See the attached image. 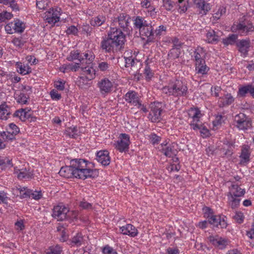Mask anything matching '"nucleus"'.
I'll use <instances>...</instances> for the list:
<instances>
[{
    "instance_id": "obj_1",
    "label": "nucleus",
    "mask_w": 254,
    "mask_h": 254,
    "mask_svg": "<svg viewBox=\"0 0 254 254\" xmlns=\"http://www.w3.org/2000/svg\"><path fill=\"white\" fill-rule=\"evenodd\" d=\"M75 174L77 178L85 179L88 178H95L98 176V171L92 169L93 164L83 159H74L70 161Z\"/></svg>"
},
{
    "instance_id": "obj_2",
    "label": "nucleus",
    "mask_w": 254,
    "mask_h": 254,
    "mask_svg": "<svg viewBox=\"0 0 254 254\" xmlns=\"http://www.w3.org/2000/svg\"><path fill=\"white\" fill-rule=\"evenodd\" d=\"M162 91L175 97H187L189 94L187 83L179 79L170 81L167 86L163 87Z\"/></svg>"
},
{
    "instance_id": "obj_3",
    "label": "nucleus",
    "mask_w": 254,
    "mask_h": 254,
    "mask_svg": "<svg viewBox=\"0 0 254 254\" xmlns=\"http://www.w3.org/2000/svg\"><path fill=\"white\" fill-rule=\"evenodd\" d=\"M231 30L241 36H247L254 32V26L251 21L243 18L234 22Z\"/></svg>"
},
{
    "instance_id": "obj_4",
    "label": "nucleus",
    "mask_w": 254,
    "mask_h": 254,
    "mask_svg": "<svg viewBox=\"0 0 254 254\" xmlns=\"http://www.w3.org/2000/svg\"><path fill=\"white\" fill-rule=\"evenodd\" d=\"M234 125L239 130H247L252 127V121L243 113H240L234 117Z\"/></svg>"
},
{
    "instance_id": "obj_5",
    "label": "nucleus",
    "mask_w": 254,
    "mask_h": 254,
    "mask_svg": "<svg viewBox=\"0 0 254 254\" xmlns=\"http://www.w3.org/2000/svg\"><path fill=\"white\" fill-rule=\"evenodd\" d=\"M163 112L162 104L160 102H154L150 105V111L148 118L152 122L155 123L159 122L162 118Z\"/></svg>"
},
{
    "instance_id": "obj_6",
    "label": "nucleus",
    "mask_w": 254,
    "mask_h": 254,
    "mask_svg": "<svg viewBox=\"0 0 254 254\" xmlns=\"http://www.w3.org/2000/svg\"><path fill=\"white\" fill-rule=\"evenodd\" d=\"M25 24L19 19H15L12 22L7 23L5 26V30L7 34L14 33H22L25 29Z\"/></svg>"
},
{
    "instance_id": "obj_7",
    "label": "nucleus",
    "mask_w": 254,
    "mask_h": 254,
    "mask_svg": "<svg viewBox=\"0 0 254 254\" xmlns=\"http://www.w3.org/2000/svg\"><path fill=\"white\" fill-rule=\"evenodd\" d=\"M130 143L129 135L126 133H121L120 134L118 139L114 143V146L116 149L122 153L128 151Z\"/></svg>"
},
{
    "instance_id": "obj_8",
    "label": "nucleus",
    "mask_w": 254,
    "mask_h": 254,
    "mask_svg": "<svg viewBox=\"0 0 254 254\" xmlns=\"http://www.w3.org/2000/svg\"><path fill=\"white\" fill-rule=\"evenodd\" d=\"M113 82L107 77H104L98 81L97 87L102 96L105 97L113 89Z\"/></svg>"
},
{
    "instance_id": "obj_9",
    "label": "nucleus",
    "mask_w": 254,
    "mask_h": 254,
    "mask_svg": "<svg viewBox=\"0 0 254 254\" xmlns=\"http://www.w3.org/2000/svg\"><path fill=\"white\" fill-rule=\"evenodd\" d=\"M108 36L113 40L120 48L126 41L125 34L122 31L117 27H112L108 33Z\"/></svg>"
},
{
    "instance_id": "obj_10",
    "label": "nucleus",
    "mask_w": 254,
    "mask_h": 254,
    "mask_svg": "<svg viewBox=\"0 0 254 254\" xmlns=\"http://www.w3.org/2000/svg\"><path fill=\"white\" fill-rule=\"evenodd\" d=\"M69 209L64 205L60 204L54 207L52 216L58 221H64L68 218Z\"/></svg>"
},
{
    "instance_id": "obj_11",
    "label": "nucleus",
    "mask_w": 254,
    "mask_h": 254,
    "mask_svg": "<svg viewBox=\"0 0 254 254\" xmlns=\"http://www.w3.org/2000/svg\"><path fill=\"white\" fill-rule=\"evenodd\" d=\"M62 11V9L59 7L50 9L45 13L46 20L49 24H55L59 21Z\"/></svg>"
},
{
    "instance_id": "obj_12",
    "label": "nucleus",
    "mask_w": 254,
    "mask_h": 254,
    "mask_svg": "<svg viewBox=\"0 0 254 254\" xmlns=\"http://www.w3.org/2000/svg\"><path fill=\"white\" fill-rule=\"evenodd\" d=\"M19 132V128L16 125L11 123L9 125L7 130L0 133V137L4 140H11L15 138V136Z\"/></svg>"
},
{
    "instance_id": "obj_13",
    "label": "nucleus",
    "mask_w": 254,
    "mask_h": 254,
    "mask_svg": "<svg viewBox=\"0 0 254 254\" xmlns=\"http://www.w3.org/2000/svg\"><path fill=\"white\" fill-rule=\"evenodd\" d=\"M161 152L166 157L173 158L176 156L178 153L177 144L175 142L170 144H161Z\"/></svg>"
},
{
    "instance_id": "obj_14",
    "label": "nucleus",
    "mask_w": 254,
    "mask_h": 254,
    "mask_svg": "<svg viewBox=\"0 0 254 254\" xmlns=\"http://www.w3.org/2000/svg\"><path fill=\"white\" fill-rule=\"evenodd\" d=\"M130 17L128 14L122 13L115 19L114 22H118L119 26L125 31H129V20Z\"/></svg>"
},
{
    "instance_id": "obj_15",
    "label": "nucleus",
    "mask_w": 254,
    "mask_h": 254,
    "mask_svg": "<svg viewBox=\"0 0 254 254\" xmlns=\"http://www.w3.org/2000/svg\"><path fill=\"white\" fill-rule=\"evenodd\" d=\"M208 240L212 245L221 250L226 248V246L229 244L228 239L220 237L218 235L210 236L208 237Z\"/></svg>"
},
{
    "instance_id": "obj_16",
    "label": "nucleus",
    "mask_w": 254,
    "mask_h": 254,
    "mask_svg": "<svg viewBox=\"0 0 254 254\" xmlns=\"http://www.w3.org/2000/svg\"><path fill=\"white\" fill-rule=\"evenodd\" d=\"M101 47L106 52V53H110L114 52V50H117L121 48L117 45L116 42L112 40L108 36L107 38H104L101 42Z\"/></svg>"
},
{
    "instance_id": "obj_17",
    "label": "nucleus",
    "mask_w": 254,
    "mask_h": 254,
    "mask_svg": "<svg viewBox=\"0 0 254 254\" xmlns=\"http://www.w3.org/2000/svg\"><path fill=\"white\" fill-rule=\"evenodd\" d=\"M230 182L231 184L229 187V192L227 195L237 197L243 196L246 193L245 189L241 188L238 183H236L233 181H231Z\"/></svg>"
},
{
    "instance_id": "obj_18",
    "label": "nucleus",
    "mask_w": 254,
    "mask_h": 254,
    "mask_svg": "<svg viewBox=\"0 0 254 254\" xmlns=\"http://www.w3.org/2000/svg\"><path fill=\"white\" fill-rule=\"evenodd\" d=\"M124 59L126 63V67H130L131 69L136 70L135 72L136 73H137L138 69L140 67L141 63L139 60L136 58V56L134 54L128 57L124 56Z\"/></svg>"
},
{
    "instance_id": "obj_19",
    "label": "nucleus",
    "mask_w": 254,
    "mask_h": 254,
    "mask_svg": "<svg viewBox=\"0 0 254 254\" xmlns=\"http://www.w3.org/2000/svg\"><path fill=\"white\" fill-rule=\"evenodd\" d=\"M251 151L250 146L244 144L241 146V153L239 156L240 158V164L242 165H246L250 161Z\"/></svg>"
},
{
    "instance_id": "obj_20",
    "label": "nucleus",
    "mask_w": 254,
    "mask_h": 254,
    "mask_svg": "<svg viewBox=\"0 0 254 254\" xmlns=\"http://www.w3.org/2000/svg\"><path fill=\"white\" fill-rule=\"evenodd\" d=\"M140 35L143 38L145 37L147 38L146 43L154 42L153 29L150 23L147 26L142 28L139 31Z\"/></svg>"
},
{
    "instance_id": "obj_21",
    "label": "nucleus",
    "mask_w": 254,
    "mask_h": 254,
    "mask_svg": "<svg viewBox=\"0 0 254 254\" xmlns=\"http://www.w3.org/2000/svg\"><path fill=\"white\" fill-rule=\"evenodd\" d=\"M125 100L128 103L136 106L141 100L138 93L134 91H129L125 95Z\"/></svg>"
},
{
    "instance_id": "obj_22",
    "label": "nucleus",
    "mask_w": 254,
    "mask_h": 254,
    "mask_svg": "<svg viewBox=\"0 0 254 254\" xmlns=\"http://www.w3.org/2000/svg\"><path fill=\"white\" fill-rule=\"evenodd\" d=\"M96 160L103 166H108L110 163V157L107 150H100L96 153Z\"/></svg>"
},
{
    "instance_id": "obj_23",
    "label": "nucleus",
    "mask_w": 254,
    "mask_h": 254,
    "mask_svg": "<svg viewBox=\"0 0 254 254\" xmlns=\"http://www.w3.org/2000/svg\"><path fill=\"white\" fill-rule=\"evenodd\" d=\"M205 52L202 48L200 47H197L191 55V60L194 64L205 61Z\"/></svg>"
},
{
    "instance_id": "obj_24",
    "label": "nucleus",
    "mask_w": 254,
    "mask_h": 254,
    "mask_svg": "<svg viewBox=\"0 0 254 254\" xmlns=\"http://www.w3.org/2000/svg\"><path fill=\"white\" fill-rule=\"evenodd\" d=\"M239 51L244 57H246L250 47V40L249 39L240 40L237 43Z\"/></svg>"
},
{
    "instance_id": "obj_25",
    "label": "nucleus",
    "mask_w": 254,
    "mask_h": 254,
    "mask_svg": "<svg viewBox=\"0 0 254 254\" xmlns=\"http://www.w3.org/2000/svg\"><path fill=\"white\" fill-rule=\"evenodd\" d=\"M204 210V216L207 218L209 223L214 226L218 227V221L220 217L213 215L212 210L209 207H206Z\"/></svg>"
},
{
    "instance_id": "obj_26",
    "label": "nucleus",
    "mask_w": 254,
    "mask_h": 254,
    "mask_svg": "<svg viewBox=\"0 0 254 254\" xmlns=\"http://www.w3.org/2000/svg\"><path fill=\"white\" fill-rule=\"evenodd\" d=\"M120 230L122 234L128 235L131 237H134L138 234V231L136 228L130 224L120 227Z\"/></svg>"
},
{
    "instance_id": "obj_27",
    "label": "nucleus",
    "mask_w": 254,
    "mask_h": 254,
    "mask_svg": "<svg viewBox=\"0 0 254 254\" xmlns=\"http://www.w3.org/2000/svg\"><path fill=\"white\" fill-rule=\"evenodd\" d=\"M194 66L195 73L202 76L206 75L210 69L205 61L194 64Z\"/></svg>"
},
{
    "instance_id": "obj_28",
    "label": "nucleus",
    "mask_w": 254,
    "mask_h": 254,
    "mask_svg": "<svg viewBox=\"0 0 254 254\" xmlns=\"http://www.w3.org/2000/svg\"><path fill=\"white\" fill-rule=\"evenodd\" d=\"M59 174H60V176L66 178H77L70 164L69 166H66L65 167H62L59 172Z\"/></svg>"
},
{
    "instance_id": "obj_29",
    "label": "nucleus",
    "mask_w": 254,
    "mask_h": 254,
    "mask_svg": "<svg viewBox=\"0 0 254 254\" xmlns=\"http://www.w3.org/2000/svg\"><path fill=\"white\" fill-rule=\"evenodd\" d=\"M194 4L201 10V12L206 14L211 9L209 3L206 2L205 0H192Z\"/></svg>"
},
{
    "instance_id": "obj_30",
    "label": "nucleus",
    "mask_w": 254,
    "mask_h": 254,
    "mask_svg": "<svg viewBox=\"0 0 254 254\" xmlns=\"http://www.w3.org/2000/svg\"><path fill=\"white\" fill-rule=\"evenodd\" d=\"M234 101V98L232 95L227 93L219 99L218 103L220 107H223L231 105Z\"/></svg>"
},
{
    "instance_id": "obj_31",
    "label": "nucleus",
    "mask_w": 254,
    "mask_h": 254,
    "mask_svg": "<svg viewBox=\"0 0 254 254\" xmlns=\"http://www.w3.org/2000/svg\"><path fill=\"white\" fill-rule=\"evenodd\" d=\"M14 173L17 174V178L20 180L30 179L33 175L32 172L26 168L21 169L14 168Z\"/></svg>"
},
{
    "instance_id": "obj_32",
    "label": "nucleus",
    "mask_w": 254,
    "mask_h": 254,
    "mask_svg": "<svg viewBox=\"0 0 254 254\" xmlns=\"http://www.w3.org/2000/svg\"><path fill=\"white\" fill-rule=\"evenodd\" d=\"M82 71V74L86 76L88 79L92 80L95 77V70L92 67L88 65L84 66L83 65L81 67Z\"/></svg>"
},
{
    "instance_id": "obj_33",
    "label": "nucleus",
    "mask_w": 254,
    "mask_h": 254,
    "mask_svg": "<svg viewBox=\"0 0 254 254\" xmlns=\"http://www.w3.org/2000/svg\"><path fill=\"white\" fill-rule=\"evenodd\" d=\"M113 66L111 62L99 61L98 63V69L100 71L108 72L113 70Z\"/></svg>"
},
{
    "instance_id": "obj_34",
    "label": "nucleus",
    "mask_w": 254,
    "mask_h": 254,
    "mask_svg": "<svg viewBox=\"0 0 254 254\" xmlns=\"http://www.w3.org/2000/svg\"><path fill=\"white\" fill-rule=\"evenodd\" d=\"M133 21L134 28L139 30V31L149 23L144 18L139 16L134 17Z\"/></svg>"
},
{
    "instance_id": "obj_35",
    "label": "nucleus",
    "mask_w": 254,
    "mask_h": 254,
    "mask_svg": "<svg viewBox=\"0 0 254 254\" xmlns=\"http://www.w3.org/2000/svg\"><path fill=\"white\" fill-rule=\"evenodd\" d=\"M71 244L72 246L79 247L84 244L85 239L81 233H77L71 239Z\"/></svg>"
},
{
    "instance_id": "obj_36",
    "label": "nucleus",
    "mask_w": 254,
    "mask_h": 254,
    "mask_svg": "<svg viewBox=\"0 0 254 254\" xmlns=\"http://www.w3.org/2000/svg\"><path fill=\"white\" fill-rule=\"evenodd\" d=\"M107 18L104 15H98L93 17L90 20V24L94 27H99L103 25L106 21Z\"/></svg>"
},
{
    "instance_id": "obj_37",
    "label": "nucleus",
    "mask_w": 254,
    "mask_h": 254,
    "mask_svg": "<svg viewBox=\"0 0 254 254\" xmlns=\"http://www.w3.org/2000/svg\"><path fill=\"white\" fill-rule=\"evenodd\" d=\"M188 114L193 122H198L201 117L200 111L197 108H191L189 110Z\"/></svg>"
},
{
    "instance_id": "obj_38",
    "label": "nucleus",
    "mask_w": 254,
    "mask_h": 254,
    "mask_svg": "<svg viewBox=\"0 0 254 254\" xmlns=\"http://www.w3.org/2000/svg\"><path fill=\"white\" fill-rule=\"evenodd\" d=\"M17 71L23 75L29 74L31 72V68L27 64H24L21 62L16 63Z\"/></svg>"
},
{
    "instance_id": "obj_39",
    "label": "nucleus",
    "mask_w": 254,
    "mask_h": 254,
    "mask_svg": "<svg viewBox=\"0 0 254 254\" xmlns=\"http://www.w3.org/2000/svg\"><path fill=\"white\" fill-rule=\"evenodd\" d=\"M228 197V202L230 206L232 209L238 208L240 203L241 197L234 196L233 195H227Z\"/></svg>"
},
{
    "instance_id": "obj_40",
    "label": "nucleus",
    "mask_w": 254,
    "mask_h": 254,
    "mask_svg": "<svg viewBox=\"0 0 254 254\" xmlns=\"http://www.w3.org/2000/svg\"><path fill=\"white\" fill-rule=\"evenodd\" d=\"M29 111L30 110L26 111V109H22L20 110L16 111L14 114V116L15 117H18L21 121H25L26 120L29 119L31 116Z\"/></svg>"
},
{
    "instance_id": "obj_41",
    "label": "nucleus",
    "mask_w": 254,
    "mask_h": 254,
    "mask_svg": "<svg viewBox=\"0 0 254 254\" xmlns=\"http://www.w3.org/2000/svg\"><path fill=\"white\" fill-rule=\"evenodd\" d=\"M206 41L209 43H216L218 41L219 36L213 30H209L206 33Z\"/></svg>"
},
{
    "instance_id": "obj_42",
    "label": "nucleus",
    "mask_w": 254,
    "mask_h": 254,
    "mask_svg": "<svg viewBox=\"0 0 254 254\" xmlns=\"http://www.w3.org/2000/svg\"><path fill=\"white\" fill-rule=\"evenodd\" d=\"M14 98L17 102L19 104H26L28 97L24 93L18 91L14 94Z\"/></svg>"
},
{
    "instance_id": "obj_43",
    "label": "nucleus",
    "mask_w": 254,
    "mask_h": 254,
    "mask_svg": "<svg viewBox=\"0 0 254 254\" xmlns=\"http://www.w3.org/2000/svg\"><path fill=\"white\" fill-rule=\"evenodd\" d=\"M62 251V247L59 245H56L49 247L45 250L44 254H61Z\"/></svg>"
},
{
    "instance_id": "obj_44",
    "label": "nucleus",
    "mask_w": 254,
    "mask_h": 254,
    "mask_svg": "<svg viewBox=\"0 0 254 254\" xmlns=\"http://www.w3.org/2000/svg\"><path fill=\"white\" fill-rule=\"evenodd\" d=\"M10 114L9 108L7 105L3 104L0 105V119L6 120Z\"/></svg>"
},
{
    "instance_id": "obj_45",
    "label": "nucleus",
    "mask_w": 254,
    "mask_h": 254,
    "mask_svg": "<svg viewBox=\"0 0 254 254\" xmlns=\"http://www.w3.org/2000/svg\"><path fill=\"white\" fill-rule=\"evenodd\" d=\"M66 59L68 61H73L75 60H78L80 63L83 61V59L82 58V54H80L78 50L71 51Z\"/></svg>"
},
{
    "instance_id": "obj_46",
    "label": "nucleus",
    "mask_w": 254,
    "mask_h": 254,
    "mask_svg": "<svg viewBox=\"0 0 254 254\" xmlns=\"http://www.w3.org/2000/svg\"><path fill=\"white\" fill-rule=\"evenodd\" d=\"M0 3L8 6L13 11L19 10V6L15 0H0Z\"/></svg>"
},
{
    "instance_id": "obj_47",
    "label": "nucleus",
    "mask_w": 254,
    "mask_h": 254,
    "mask_svg": "<svg viewBox=\"0 0 254 254\" xmlns=\"http://www.w3.org/2000/svg\"><path fill=\"white\" fill-rule=\"evenodd\" d=\"M82 58L83 59V61L80 62L81 64H83L85 63L86 64H90L94 60L95 56L92 52L88 51L87 52L82 54Z\"/></svg>"
},
{
    "instance_id": "obj_48",
    "label": "nucleus",
    "mask_w": 254,
    "mask_h": 254,
    "mask_svg": "<svg viewBox=\"0 0 254 254\" xmlns=\"http://www.w3.org/2000/svg\"><path fill=\"white\" fill-rule=\"evenodd\" d=\"M78 133L77 128L75 126L67 127L65 131L66 135L73 138H76L79 135Z\"/></svg>"
},
{
    "instance_id": "obj_49",
    "label": "nucleus",
    "mask_w": 254,
    "mask_h": 254,
    "mask_svg": "<svg viewBox=\"0 0 254 254\" xmlns=\"http://www.w3.org/2000/svg\"><path fill=\"white\" fill-rule=\"evenodd\" d=\"M237 38L238 35L234 34H230L228 37L223 39V43L226 46L234 45Z\"/></svg>"
},
{
    "instance_id": "obj_50",
    "label": "nucleus",
    "mask_w": 254,
    "mask_h": 254,
    "mask_svg": "<svg viewBox=\"0 0 254 254\" xmlns=\"http://www.w3.org/2000/svg\"><path fill=\"white\" fill-rule=\"evenodd\" d=\"M83 66V64L79 63H76L74 64H69L63 66L64 70H70L73 71H76L79 68L81 69V67Z\"/></svg>"
},
{
    "instance_id": "obj_51",
    "label": "nucleus",
    "mask_w": 254,
    "mask_h": 254,
    "mask_svg": "<svg viewBox=\"0 0 254 254\" xmlns=\"http://www.w3.org/2000/svg\"><path fill=\"white\" fill-rule=\"evenodd\" d=\"M166 27L163 25H160L155 31H153L154 42H155L156 38L165 34L166 31Z\"/></svg>"
},
{
    "instance_id": "obj_52",
    "label": "nucleus",
    "mask_w": 254,
    "mask_h": 254,
    "mask_svg": "<svg viewBox=\"0 0 254 254\" xmlns=\"http://www.w3.org/2000/svg\"><path fill=\"white\" fill-rule=\"evenodd\" d=\"M90 80L88 79L86 76L82 75L77 78L76 83L77 85L80 88H83L87 85L88 82Z\"/></svg>"
},
{
    "instance_id": "obj_53",
    "label": "nucleus",
    "mask_w": 254,
    "mask_h": 254,
    "mask_svg": "<svg viewBox=\"0 0 254 254\" xmlns=\"http://www.w3.org/2000/svg\"><path fill=\"white\" fill-rule=\"evenodd\" d=\"M12 166V164L10 160L6 158H2L0 157V167H1V169L11 167Z\"/></svg>"
},
{
    "instance_id": "obj_54",
    "label": "nucleus",
    "mask_w": 254,
    "mask_h": 254,
    "mask_svg": "<svg viewBox=\"0 0 254 254\" xmlns=\"http://www.w3.org/2000/svg\"><path fill=\"white\" fill-rule=\"evenodd\" d=\"M250 84L240 87L238 92V95L240 97H245L246 95L249 93Z\"/></svg>"
},
{
    "instance_id": "obj_55",
    "label": "nucleus",
    "mask_w": 254,
    "mask_h": 254,
    "mask_svg": "<svg viewBox=\"0 0 254 254\" xmlns=\"http://www.w3.org/2000/svg\"><path fill=\"white\" fill-rule=\"evenodd\" d=\"M13 17V14L7 11L0 12V22L5 21L6 20L10 19Z\"/></svg>"
},
{
    "instance_id": "obj_56",
    "label": "nucleus",
    "mask_w": 254,
    "mask_h": 254,
    "mask_svg": "<svg viewBox=\"0 0 254 254\" xmlns=\"http://www.w3.org/2000/svg\"><path fill=\"white\" fill-rule=\"evenodd\" d=\"M12 43L16 47L22 48L25 43V41L22 37H14L12 40Z\"/></svg>"
},
{
    "instance_id": "obj_57",
    "label": "nucleus",
    "mask_w": 254,
    "mask_h": 254,
    "mask_svg": "<svg viewBox=\"0 0 254 254\" xmlns=\"http://www.w3.org/2000/svg\"><path fill=\"white\" fill-rule=\"evenodd\" d=\"M49 2V0H36V5L39 9H45Z\"/></svg>"
},
{
    "instance_id": "obj_58",
    "label": "nucleus",
    "mask_w": 254,
    "mask_h": 254,
    "mask_svg": "<svg viewBox=\"0 0 254 254\" xmlns=\"http://www.w3.org/2000/svg\"><path fill=\"white\" fill-rule=\"evenodd\" d=\"M43 196L42 191L41 190H31L30 197L35 200H39L42 198Z\"/></svg>"
},
{
    "instance_id": "obj_59",
    "label": "nucleus",
    "mask_w": 254,
    "mask_h": 254,
    "mask_svg": "<svg viewBox=\"0 0 254 254\" xmlns=\"http://www.w3.org/2000/svg\"><path fill=\"white\" fill-rule=\"evenodd\" d=\"M233 218L237 223L241 224L244 221V216L241 212H236Z\"/></svg>"
},
{
    "instance_id": "obj_60",
    "label": "nucleus",
    "mask_w": 254,
    "mask_h": 254,
    "mask_svg": "<svg viewBox=\"0 0 254 254\" xmlns=\"http://www.w3.org/2000/svg\"><path fill=\"white\" fill-rule=\"evenodd\" d=\"M8 200L7 193L4 191H0V204H7Z\"/></svg>"
},
{
    "instance_id": "obj_61",
    "label": "nucleus",
    "mask_w": 254,
    "mask_h": 254,
    "mask_svg": "<svg viewBox=\"0 0 254 254\" xmlns=\"http://www.w3.org/2000/svg\"><path fill=\"white\" fill-rule=\"evenodd\" d=\"M50 95L51 98L54 100L58 101L62 98L61 94L59 93L55 89H53L51 91Z\"/></svg>"
},
{
    "instance_id": "obj_62",
    "label": "nucleus",
    "mask_w": 254,
    "mask_h": 254,
    "mask_svg": "<svg viewBox=\"0 0 254 254\" xmlns=\"http://www.w3.org/2000/svg\"><path fill=\"white\" fill-rule=\"evenodd\" d=\"M78 31V30L76 27L71 25L67 28L65 32L67 35L72 34L76 35L77 34Z\"/></svg>"
},
{
    "instance_id": "obj_63",
    "label": "nucleus",
    "mask_w": 254,
    "mask_h": 254,
    "mask_svg": "<svg viewBox=\"0 0 254 254\" xmlns=\"http://www.w3.org/2000/svg\"><path fill=\"white\" fill-rule=\"evenodd\" d=\"M65 82L63 80H58L56 81L54 83V86L55 88H56L58 90L60 91H63L64 90L65 87Z\"/></svg>"
},
{
    "instance_id": "obj_64",
    "label": "nucleus",
    "mask_w": 254,
    "mask_h": 254,
    "mask_svg": "<svg viewBox=\"0 0 254 254\" xmlns=\"http://www.w3.org/2000/svg\"><path fill=\"white\" fill-rule=\"evenodd\" d=\"M104 254H118L117 252L113 248L106 246L103 249Z\"/></svg>"
}]
</instances>
